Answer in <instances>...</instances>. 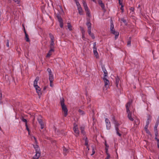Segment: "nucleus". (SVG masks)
<instances>
[{"label": "nucleus", "instance_id": "nucleus-1", "mask_svg": "<svg viewBox=\"0 0 159 159\" xmlns=\"http://www.w3.org/2000/svg\"><path fill=\"white\" fill-rule=\"evenodd\" d=\"M39 80V78L38 77H36L35 79L34 82V86L36 90L37 93L38 94L39 96L41 94V89L38 85V82Z\"/></svg>", "mask_w": 159, "mask_h": 159}, {"label": "nucleus", "instance_id": "nucleus-2", "mask_svg": "<svg viewBox=\"0 0 159 159\" xmlns=\"http://www.w3.org/2000/svg\"><path fill=\"white\" fill-rule=\"evenodd\" d=\"M60 102L62 111L64 112V116H66L68 114V110L66 106L64 104V101L63 98H61Z\"/></svg>", "mask_w": 159, "mask_h": 159}, {"label": "nucleus", "instance_id": "nucleus-3", "mask_svg": "<svg viewBox=\"0 0 159 159\" xmlns=\"http://www.w3.org/2000/svg\"><path fill=\"white\" fill-rule=\"evenodd\" d=\"M112 119L113 120V123L115 125L116 134L119 136L120 137L121 136V134L119 133V130L118 128V126L120 124L117 121H116L115 119V117L114 116H112Z\"/></svg>", "mask_w": 159, "mask_h": 159}, {"label": "nucleus", "instance_id": "nucleus-4", "mask_svg": "<svg viewBox=\"0 0 159 159\" xmlns=\"http://www.w3.org/2000/svg\"><path fill=\"white\" fill-rule=\"evenodd\" d=\"M103 79L104 83V87H103V90L104 92H106L107 89L109 88L110 83L107 77H104Z\"/></svg>", "mask_w": 159, "mask_h": 159}, {"label": "nucleus", "instance_id": "nucleus-5", "mask_svg": "<svg viewBox=\"0 0 159 159\" xmlns=\"http://www.w3.org/2000/svg\"><path fill=\"white\" fill-rule=\"evenodd\" d=\"M114 27V26L113 23L112 22H111L110 28V31L111 33L115 35V38L116 39L119 36V33L118 32L115 31Z\"/></svg>", "mask_w": 159, "mask_h": 159}, {"label": "nucleus", "instance_id": "nucleus-6", "mask_svg": "<svg viewBox=\"0 0 159 159\" xmlns=\"http://www.w3.org/2000/svg\"><path fill=\"white\" fill-rule=\"evenodd\" d=\"M73 130L75 133V136H78L79 134V131L78 129L77 124L76 123H74V124Z\"/></svg>", "mask_w": 159, "mask_h": 159}, {"label": "nucleus", "instance_id": "nucleus-7", "mask_svg": "<svg viewBox=\"0 0 159 159\" xmlns=\"http://www.w3.org/2000/svg\"><path fill=\"white\" fill-rule=\"evenodd\" d=\"M38 122L40 125L41 129H43L45 126L44 122L43 121L42 119L38 118Z\"/></svg>", "mask_w": 159, "mask_h": 159}, {"label": "nucleus", "instance_id": "nucleus-8", "mask_svg": "<svg viewBox=\"0 0 159 159\" xmlns=\"http://www.w3.org/2000/svg\"><path fill=\"white\" fill-rule=\"evenodd\" d=\"M36 152V154L34 155L33 157V159H38L40 156V151H39V150H37Z\"/></svg>", "mask_w": 159, "mask_h": 159}, {"label": "nucleus", "instance_id": "nucleus-9", "mask_svg": "<svg viewBox=\"0 0 159 159\" xmlns=\"http://www.w3.org/2000/svg\"><path fill=\"white\" fill-rule=\"evenodd\" d=\"M105 121L107 129H109L111 127V125L109 120L107 118H106L105 120Z\"/></svg>", "mask_w": 159, "mask_h": 159}, {"label": "nucleus", "instance_id": "nucleus-10", "mask_svg": "<svg viewBox=\"0 0 159 159\" xmlns=\"http://www.w3.org/2000/svg\"><path fill=\"white\" fill-rule=\"evenodd\" d=\"M32 138H33L34 139L35 143H36V144L37 143V141L36 138L34 136H33ZM33 147L35 150V151H36L38 150H39V151H40L39 148V147L38 145H37V144L33 145Z\"/></svg>", "mask_w": 159, "mask_h": 159}, {"label": "nucleus", "instance_id": "nucleus-11", "mask_svg": "<svg viewBox=\"0 0 159 159\" xmlns=\"http://www.w3.org/2000/svg\"><path fill=\"white\" fill-rule=\"evenodd\" d=\"M127 114V117L131 121L134 120L133 118L132 117L131 113L130 111H126Z\"/></svg>", "mask_w": 159, "mask_h": 159}, {"label": "nucleus", "instance_id": "nucleus-12", "mask_svg": "<svg viewBox=\"0 0 159 159\" xmlns=\"http://www.w3.org/2000/svg\"><path fill=\"white\" fill-rule=\"evenodd\" d=\"M131 101H129L126 105V111H130L129 108L130 107L131 104Z\"/></svg>", "mask_w": 159, "mask_h": 159}, {"label": "nucleus", "instance_id": "nucleus-13", "mask_svg": "<svg viewBox=\"0 0 159 159\" xmlns=\"http://www.w3.org/2000/svg\"><path fill=\"white\" fill-rule=\"evenodd\" d=\"M54 51V49L52 48L50 49V50L49 51L48 53L47 54L46 56L47 57H49L52 54V53Z\"/></svg>", "mask_w": 159, "mask_h": 159}, {"label": "nucleus", "instance_id": "nucleus-14", "mask_svg": "<svg viewBox=\"0 0 159 159\" xmlns=\"http://www.w3.org/2000/svg\"><path fill=\"white\" fill-rule=\"evenodd\" d=\"M93 53H98L97 52V44L96 43V42H95L93 43Z\"/></svg>", "mask_w": 159, "mask_h": 159}, {"label": "nucleus", "instance_id": "nucleus-15", "mask_svg": "<svg viewBox=\"0 0 159 159\" xmlns=\"http://www.w3.org/2000/svg\"><path fill=\"white\" fill-rule=\"evenodd\" d=\"M88 29H91V24L89 20H88L86 23Z\"/></svg>", "mask_w": 159, "mask_h": 159}, {"label": "nucleus", "instance_id": "nucleus-16", "mask_svg": "<svg viewBox=\"0 0 159 159\" xmlns=\"http://www.w3.org/2000/svg\"><path fill=\"white\" fill-rule=\"evenodd\" d=\"M82 3L83 4V6L84 7V9H85V10H87V9H89V8L87 6V4H86V3L84 1V0L83 1Z\"/></svg>", "mask_w": 159, "mask_h": 159}, {"label": "nucleus", "instance_id": "nucleus-17", "mask_svg": "<svg viewBox=\"0 0 159 159\" xmlns=\"http://www.w3.org/2000/svg\"><path fill=\"white\" fill-rule=\"evenodd\" d=\"M77 9L78 10L79 13L80 15H83V11L82 10L81 7H80L77 8Z\"/></svg>", "mask_w": 159, "mask_h": 159}, {"label": "nucleus", "instance_id": "nucleus-18", "mask_svg": "<svg viewBox=\"0 0 159 159\" xmlns=\"http://www.w3.org/2000/svg\"><path fill=\"white\" fill-rule=\"evenodd\" d=\"M99 4L100 5L102 8L104 10L105 9V6L104 4L102 3V1H98Z\"/></svg>", "mask_w": 159, "mask_h": 159}, {"label": "nucleus", "instance_id": "nucleus-19", "mask_svg": "<svg viewBox=\"0 0 159 159\" xmlns=\"http://www.w3.org/2000/svg\"><path fill=\"white\" fill-rule=\"evenodd\" d=\"M85 127L84 126H82L80 127V129L81 130V133L83 135H84L85 134V131H84V129Z\"/></svg>", "mask_w": 159, "mask_h": 159}, {"label": "nucleus", "instance_id": "nucleus-20", "mask_svg": "<svg viewBox=\"0 0 159 159\" xmlns=\"http://www.w3.org/2000/svg\"><path fill=\"white\" fill-rule=\"evenodd\" d=\"M85 11L86 12V14L87 16H88L89 17H90L91 16V15L90 14V12L89 11V9H87V10H85Z\"/></svg>", "mask_w": 159, "mask_h": 159}, {"label": "nucleus", "instance_id": "nucleus-21", "mask_svg": "<svg viewBox=\"0 0 159 159\" xmlns=\"http://www.w3.org/2000/svg\"><path fill=\"white\" fill-rule=\"evenodd\" d=\"M119 80H120V79H119V78L118 77H117L116 78V87L117 88H119L118 84H119Z\"/></svg>", "mask_w": 159, "mask_h": 159}, {"label": "nucleus", "instance_id": "nucleus-22", "mask_svg": "<svg viewBox=\"0 0 159 159\" xmlns=\"http://www.w3.org/2000/svg\"><path fill=\"white\" fill-rule=\"evenodd\" d=\"M49 75V80L50 81L53 82V76L52 74H50Z\"/></svg>", "mask_w": 159, "mask_h": 159}, {"label": "nucleus", "instance_id": "nucleus-23", "mask_svg": "<svg viewBox=\"0 0 159 159\" xmlns=\"http://www.w3.org/2000/svg\"><path fill=\"white\" fill-rule=\"evenodd\" d=\"M49 36L51 39V42H54L55 39L53 36L51 34H49Z\"/></svg>", "mask_w": 159, "mask_h": 159}, {"label": "nucleus", "instance_id": "nucleus-24", "mask_svg": "<svg viewBox=\"0 0 159 159\" xmlns=\"http://www.w3.org/2000/svg\"><path fill=\"white\" fill-rule=\"evenodd\" d=\"M102 70L104 73V77H107V71L106 70L105 68H102Z\"/></svg>", "mask_w": 159, "mask_h": 159}, {"label": "nucleus", "instance_id": "nucleus-25", "mask_svg": "<svg viewBox=\"0 0 159 159\" xmlns=\"http://www.w3.org/2000/svg\"><path fill=\"white\" fill-rule=\"evenodd\" d=\"M151 116H149L148 117V119L147 121L146 126H147L149 124L150 122L151 121Z\"/></svg>", "mask_w": 159, "mask_h": 159}, {"label": "nucleus", "instance_id": "nucleus-26", "mask_svg": "<svg viewBox=\"0 0 159 159\" xmlns=\"http://www.w3.org/2000/svg\"><path fill=\"white\" fill-rule=\"evenodd\" d=\"M25 33V39L27 42H29L30 40L29 39V38L28 37V34L26 33V32Z\"/></svg>", "mask_w": 159, "mask_h": 159}, {"label": "nucleus", "instance_id": "nucleus-27", "mask_svg": "<svg viewBox=\"0 0 159 159\" xmlns=\"http://www.w3.org/2000/svg\"><path fill=\"white\" fill-rule=\"evenodd\" d=\"M78 112L80 115H83L85 114V112L80 109L78 110Z\"/></svg>", "mask_w": 159, "mask_h": 159}, {"label": "nucleus", "instance_id": "nucleus-28", "mask_svg": "<svg viewBox=\"0 0 159 159\" xmlns=\"http://www.w3.org/2000/svg\"><path fill=\"white\" fill-rule=\"evenodd\" d=\"M54 42H51L50 46V49H51V48H52L53 49H54Z\"/></svg>", "mask_w": 159, "mask_h": 159}, {"label": "nucleus", "instance_id": "nucleus-29", "mask_svg": "<svg viewBox=\"0 0 159 159\" xmlns=\"http://www.w3.org/2000/svg\"><path fill=\"white\" fill-rule=\"evenodd\" d=\"M75 1L77 8L81 7L78 0H75Z\"/></svg>", "mask_w": 159, "mask_h": 159}, {"label": "nucleus", "instance_id": "nucleus-30", "mask_svg": "<svg viewBox=\"0 0 159 159\" xmlns=\"http://www.w3.org/2000/svg\"><path fill=\"white\" fill-rule=\"evenodd\" d=\"M85 145H86L87 146V148L88 149V151H89V148L88 146V141L87 140V138H85Z\"/></svg>", "mask_w": 159, "mask_h": 159}, {"label": "nucleus", "instance_id": "nucleus-31", "mask_svg": "<svg viewBox=\"0 0 159 159\" xmlns=\"http://www.w3.org/2000/svg\"><path fill=\"white\" fill-rule=\"evenodd\" d=\"M67 27L70 30H72V26L70 23H67Z\"/></svg>", "mask_w": 159, "mask_h": 159}, {"label": "nucleus", "instance_id": "nucleus-32", "mask_svg": "<svg viewBox=\"0 0 159 159\" xmlns=\"http://www.w3.org/2000/svg\"><path fill=\"white\" fill-rule=\"evenodd\" d=\"M63 150L64 152V153L65 155H66V153L68 152V150L66 149V148H63Z\"/></svg>", "mask_w": 159, "mask_h": 159}, {"label": "nucleus", "instance_id": "nucleus-33", "mask_svg": "<svg viewBox=\"0 0 159 159\" xmlns=\"http://www.w3.org/2000/svg\"><path fill=\"white\" fill-rule=\"evenodd\" d=\"M107 157L105 159H109L111 157L109 153H107Z\"/></svg>", "mask_w": 159, "mask_h": 159}, {"label": "nucleus", "instance_id": "nucleus-34", "mask_svg": "<svg viewBox=\"0 0 159 159\" xmlns=\"http://www.w3.org/2000/svg\"><path fill=\"white\" fill-rule=\"evenodd\" d=\"M135 124L136 125H138L139 124V119H136L135 120Z\"/></svg>", "mask_w": 159, "mask_h": 159}, {"label": "nucleus", "instance_id": "nucleus-35", "mask_svg": "<svg viewBox=\"0 0 159 159\" xmlns=\"http://www.w3.org/2000/svg\"><path fill=\"white\" fill-rule=\"evenodd\" d=\"M6 46L7 47H8L9 48H10V46L9 44V40H6Z\"/></svg>", "mask_w": 159, "mask_h": 159}, {"label": "nucleus", "instance_id": "nucleus-36", "mask_svg": "<svg viewBox=\"0 0 159 159\" xmlns=\"http://www.w3.org/2000/svg\"><path fill=\"white\" fill-rule=\"evenodd\" d=\"M21 120L23 122H25V123H27V120L26 119L24 118L23 117H22L21 118Z\"/></svg>", "mask_w": 159, "mask_h": 159}, {"label": "nucleus", "instance_id": "nucleus-37", "mask_svg": "<svg viewBox=\"0 0 159 159\" xmlns=\"http://www.w3.org/2000/svg\"><path fill=\"white\" fill-rule=\"evenodd\" d=\"M92 154H91V155H93L95 153L94 148L93 147H92Z\"/></svg>", "mask_w": 159, "mask_h": 159}, {"label": "nucleus", "instance_id": "nucleus-38", "mask_svg": "<svg viewBox=\"0 0 159 159\" xmlns=\"http://www.w3.org/2000/svg\"><path fill=\"white\" fill-rule=\"evenodd\" d=\"M109 147V146H107V147H106L105 150H106V154H107V153H109L108 152Z\"/></svg>", "mask_w": 159, "mask_h": 159}, {"label": "nucleus", "instance_id": "nucleus-39", "mask_svg": "<svg viewBox=\"0 0 159 159\" xmlns=\"http://www.w3.org/2000/svg\"><path fill=\"white\" fill-rule=\"evenodd\" d=\"M58 19L59 23L62 22V20L61 17H58Z\"/></svg>", "mask_w": 159, "mask_h": 159}, {"label": "nucleus", "instance_id": "nucleus-40", "mask_svg": "<svg viewBox=\"0 0 159 159\" xmlns=\"http://www.w3.org/2000/svg\"><path fill=\"white\" fill-rule=\"evenodd\" d=\"M17 4H19L20 2V0H13Z\"/></svg>", "mask_w": 159, "mask_h": 159}, {"label": "nucleus", "instance_id": "nucleus-41", "mask_svg": "<svg viewBox=\"0 0 159 159\" xmlns=\"http://www.w3.org/2000/svg\"><path fill=\"white\" fill-rule=\"evenodd\" d=\"M91 29H88V33H89V35H91L92 34L91 33Z\"/></svg>", "mask_w": 159, "mask_h": 159}, {"label": "nucleus", "instance_id": "nucleus-42", "mask_svg": "<svg viewBox=\"0 0 159 159\" xmlns=\"http://www.w3.org/2000/svg\"><path fill=\"white\" fill-rule=\"evenodd\" d=\"M47 71H48V72L49 73V75L50 74H52L51 70V69H49V68L48 69Z\"/></svg>", "mask_w": 159, "mask_h": 159}, {"label": "nucleus", "instance_id": "nucleus-43", "mask_svg": "<svg viewBox=\"0 0 159 159\" xmlns=\"http://www.w3.org/2000/svg\"><path fill=\"white\" fill-rule=\"evenodd\" d=\"M60 23V26L61 28H62L63 27V22H61L59 23Z\"/></svg>", "mask_w": 159, "mask_h": 159}, {"label": "nucleus", "instance_id": "nucleus-44", "mask_svg": "<svg viewBox=\"0 0 159 159\" xmlns=\"http://www.w3.org/2000/svg\"><path fill=\"white\" fill-rule=\"evenodd\" d=\"M94 54L96 57L97 58H98V53H94Z\"/></svg>", "mask_w": 159, "mask_h": 159}, {"label": "nucleus", "instance_id": "nucleus-45", "mask_svg": "<svg viewBox=\"0 0 159 159\" xmlns=\"http://www.w3.org/2000/svg\"><path fill=\"white\" fill-rule=\"evenodd\" d=\"M94 54L96 57L97 58H98V53H94Z\"/></svg>", "mask_w": 159, "mask_h": 159}, {"label": "nucleus", "instance_id": "nucleus-46", "mask_svg": "<svg viewBox=\"0 0 159 159\" xmlns=\"http://www.w3.org/2000/svg\"><path fill=\"white\" fill-rule=\"evenodd\" d=\"M50 82V86L52 87L53 86V84H52V82Z\"/></svg>", "mask_w": 159, "mask_h": 159}, {"label": "nucleus", "instance_id": "nucleus-47", "mask_svg": "<svg viewBox=\"0 0 159 159\" xmlns=\"http://www.w3.org/2000/svg\"><path fill=\"white\" fill-rule=\"evenodd\" d=\"M148 125L147 126H146H146H145V130H146V132H147V133H148V130H147V129H148L147 128H148Z\"/></svg>", "mask_w": 159, "mask_h": 159}, {"label": "nucleus", "instance_id": "nucleus-48", "mask_svg": "<svg viewBox=\"0 0 159 159\" xmlns=\"http://www.w3.org/2000/svg\"><path fill=\"white\" fill-rule=\"evenodd\" d=\"M158 125V124H155V127H154L155 129L156 130L157 129V127Z\"/></svg>", "mask_w": 159, "mask_h": 159}, {"label": "nucleus", "instance_id": "nucleus-49", "mask_svg": "<svg viewBox=\"0 0 159 159\" xmlns=\"http://www.w3.org/2000/svg\"><path fill=\"white\" fill-rule=\"evenodd\" d=\"M26 129L28 131V132L29 134L30 135V130L29 128L28 127H26Z\"/></svg>", "mask_w": 159, "mask_h": 159}, {"label": "nucleus", "instance_id": "nucleus-50", "mask_svg": "<svg viewBox=\"0 0 159 159\" xmlns=\"http://www.w3.org/2000/svg\"><path fill=\"white\" fill-rule=\"evenodd\" d=\"M120 9L122 10V12H123L124 11L123 5H122V6H121Z\"/></svg>", "mask_w": 159, "mask_h": 159}, {"label": "nucleus", "instance_id": "nucleus-51", "mask_svg": "<svg viewBox=\"0 0 159 159\" xmlns=\"http://www.w3.org/2000/svg\"><path fill=\"white\" fill-rule=\"evenodd\" d=\"M118 1L119 4L121 6H122V5H123L122 4V3L121 2V0H118Z\"/></svg>", "mask_w": 159, "mask_h": 159}, {"label": "nucleus", "instance_id": "nucleus-52", "mask_svg": "<svg viewBox=\"0 0 159 159\" xmlns=\"http://www.w3.org/2000/svg\"><path fill=\"white\" fill-rule=\"evenodd\" d=\"M131 44V41H128L127 43V45L128 46H130Z\"/></svg>", "mask_w": 159, "mask_h": 159}, {"label": "nucleus", "instance_id": "nucleus-53", "mask_svg": "<svg viewBox=\"0 0 159 159\" xmlns=\"http://www.w3.org/2000/svg\"><path fill=\"white\" fill-rule=\"evenodd\" d=\"M92 37L93 39H94V35H93V34H91V35H90Z\"/></svg>", "mask_w": 159, "mask_h": 159}, {"label": "nucleus", "instance_id": "nucleus-54", "mask_svg": "<svg viewBox=\"0 0 159 159\" xmlns=\"http://www.w3.org/2000/svg\"><path fill=\"white\" fill-rule=\"evenodd\" d=\"M105 145L106 147H107V146H108V145L107 144L106 141H105Z\"/></svg>", "mask_w": 159, "mask_h": 159}, {"label": "nucleus", "instance_id": "nucleus-55", "mask_svg": "<svg viewBox=\"0 0 159 159\" xmlns=\"http://www.w3.org/2000/svg\"><path fill=\"white\" fill-rule=\"evenodd\" d=\"M105 145L106 147H107V146H108V145L107 144L106 141H105Z\"/></svg>", "mask_w": 159, "mask_h": 159}, {"label": "nucleus", "instance_id": "nucleus-56", "mask_svg": "<svg viewBox=\"0 0 159 159\" xmlns=\"http://www.w3.org/2000/svg\"><path fill=\"white\" fill-rule=\"evenodd\" d=\"M25 126L26 127H28L27 125V123H25Z\"/></svg>", "mask_w": 159, "mask_h": 159}, {"label": "nucleus", "instance_id": "nucleus-57", "mask_svg": "<svg viewBox=\"0 0 159 159\" xmlns=\"http://www.w3.org/2000/svg\"><path fill=\"white\" fill-rule=\"evenodd\" d=\"M122 21L123 22H125V20H124V19L122 20Z\"/></svg>", "mask_w": 159, "mask_h": 159}, {"label": "nucleus", "instance_id": "nucleus-58", "mask_svg": "<svg viewBox=\"0 0 159 159\" xmlns=\"http://www.w3.org/2000/svg\"><path fill=\"white\" fill-rule=\"evenodd\" d=\"M91 0L92 1H93L94 2H96V1H95V0Z\"/></svg>", "mask_w": 159, "mask_h": 159}, {"label": "nucleus", "instance_id": "nucleus-59", "mask_svg": "<svg viewBox=\"0 0 159 159\" xmlns=\"http://www.w3.org/2000/svg\"><path fill=\"white\" fill-rule=\"evenodd\" d=\"M139 7H140V5H139Z\"/></svg>", "mask_w": 159, "mask_h": 159}, {"label": "nucleus", "instance_id": "nucleus-60", "mask_svg": "<svg viewBox=\"0 0 159 159\" xmlns=\"http://www.w3.org/2000/svg\"><path fill=\"white\" fill-rule=\"evenodd\" d=\"M58 130H57V132H58Z\"/></svg>", "mask_w": 159, "mask_h": 159}, {"label": "nucleus", "instance_id": "nucleus-61", "mask_svg": "<svg viewBox=\"0 0 159 159\" xmlns=\"http://www.w3.org/2000/svg\"><path fill=\"white\" fill-rule=\"evenodd\" d=\"M98 0V1H101V0Z\"/></svg>", "mask_w": 159, "mask_h": 159}]
</instances>
